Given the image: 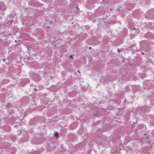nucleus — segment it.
<instances>
[{
    "label": "nucleus",
    "mask_w": 154,
    "mask_h": 154,
    "mask_svg": "<svg viewBox=\"0 0 154 154\" xmlns=\"http://www.w3.org/2000/svg\"><path fill=\"white\" fill-rule=\"evenodd\" d=\"M58 133L57 132H56L55 133V136L56 137H57L58 136Z\"/></svg>",
    "instance_id": "f257e3e1"
},
{
    "label": "nucleus",
    "mask_w": 154,
    "mask_h": 154,
    "mask_svg": "<svg viewBox=\"0 0 154 154\" xmlns=\"http://www.w3.org/2000/svg\"><path fill=\"white\" fill-rule=\"evenodd\" d=\"M69 57L71 59H72L73 58V56L72 55H69Z\"/></svg>",
    "instance_id": "f03ea898"
},
{
    "label": "nucleus",
    "mask_w": 154,
    "mask_h": 154,
    "mask_svg": "<svg viewBox=\"0 0 154 154\" xmlns=\"http://www.w3.org/2000/svg\"><path fill=\"white\" fill-rule=\"evenodd\" d=\"M13 150H14V152H15L16 151V149H15V148H13Z\"/></svg>",
    "instance_id": "7ed1b4c3"
},
{
    "label": "nucleus",
    "mask_w": 154,
    "mask_h": 154,
    "mask_svg": "<svg viewBox=\"0 0 154 154\" xmlns=\"http://www.w3.org/2000/svg\"><path fill=\"white\" fill-rule=\"evenodd\" d=\"M118 52H119V51H120L118 49Z\"/></svg>",
    "instance_id": "20e7f679"
},
{
    "label": "nucleus",
    "mask_w": 154,
    "mask_h": 154,
    "mask_svg": "<svg viewBox=\"0 0 154 154\" xmlns=\"http://www.w3.org/2000/svg\"><path fill=\"white\" fill-rule=\"evenodd\" d=\"M141 53H142V55H143L144 54L142 52Z\"/></svg>",
    "instance_id": "39448f33"
},
{
    "label": "nucleus",
    "mask_w": 154,
    "mask_h": 154,
    "mask_svg": "<svg viewBox=\"0 0 154 154\" xmlns=\"http://www.w3.org/2000/svg\"><path fill=\"white\" fill-rule=\"evenodd\" d=\"M78 72H79V70H78Z\"/></svg>",
    "instance_id": "423d86ee"
},
{
    "label": "nucleus",
    "mask_w": 154,
    "mask_h": 154,
    "mask_svg": "<svg viewBox=\"0 0 154 154\" xmlns=\"http://www.w3.org/2000/svg\"><path fill=\"white\" fill-rule=\"evenodd\" d=\"M49 27H49V26H48V27H47V28H49Z\"/></svg>",
    "instance_id": "0eeeda50"
},
{
    "label": "nucleus",
    "mask_w": 154,
    "mask_h": 154,
    "mask_svg": "<svg viewBox=\"0 0 154 154\" xmlns=\"http://www.w3.org/2000/svg\"><path fill=\"white\" fill-rule=\"evenodd\" d=\"M91 47H90V48H89V49H91Z\"/></svg>",
    "instance_id": "6e6552de"
},
{
    "label": "nucleus",
    "mask_w": 154,
    "mask_h": 154,
    "mask_svg": "<svg viewBox=\"0 0 154 154\" xmlns=\"http://www.w3.org/2000/svg\"><path fill=\"white\" fill-rule=\"evenodd\" d=\"M15 42H17V41L16 40H15Z\"/></svg>",
    "instance_id": "1a4fd4ad"
},
{
    "label": "nucleus",
    "mask_w": 154,
    "mask_h": 154,
    "mask_svg": "<svg viewBox=\"0 0 154 154\" xmlns=\"http://www.w3.org/2000/svg\"><path fill=\"white\" fill-rule=\"evenodd\" d=\"M110 107H109V108Z\"/></svg>",
    "instance_id": "9d476101"
}]
</instances>
